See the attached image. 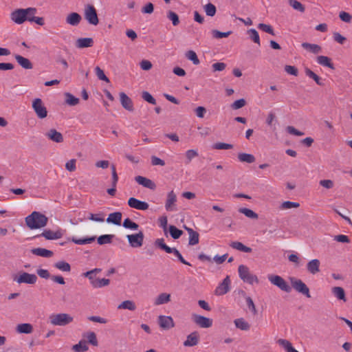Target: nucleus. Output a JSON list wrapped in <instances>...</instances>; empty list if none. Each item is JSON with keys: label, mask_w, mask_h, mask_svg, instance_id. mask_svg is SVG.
I'll return each instance as SVG.
<instances>
[{"label": "nucleus", "mask_w": 352, "mask_h": 352, "mask_svg": "<svg viewBox=\"0 0 352 352\" xmlns=\"http://www.w3.org/2000/svg\"><path fill=\"white\" fill-rule=\"evenodd\" d=\"M93 45L94 40L91 38H80L76 41V47L80 49L92 47Z\"/></svg>", "instance_id": "nucleus-23"}, {"label": "nucleus", "mask_w": 352, "mask_h": 352, "mask_svg": "<svg viewBox=\"0 0 352 352\" xmlns=\"http://www.w3.org/2000/svg\"><path fill=\"white\" fill-rule=\"evenodd\" d=\"M120 100L123 108L129 111H133V101L125 93H120Z\"/></svg>", "instance_id": "nucleus-16"}, {"label": "nucleus", "mask_w": 352, "mask_h": 352, "mask_svg": "<svg viewBox=\"0 0 352 352\" xmlns=\"http://www.w3.org/2000/svg\"><path fill=\"white\" fill-rule=\"evenodd\" d=\"M167 18L172 21L174 26H177L179 23V16L177 13L172 10H169L167 12Z\"/></svg>", "instance_id": "nucleus-49"}, {"label": "nucleus", "mask_w": 352, "mask_h": 352, "mask_svg": "<svg viewBox=\"0 0 352 352\" xmlns=\"http://www.w3.org/2000/svg\"><path fill=\"white\" fill-rule=\"evenodd\" d=\"M204 11L206 15L209 16H214L216 14V7L211 3H208L204 6Z\"/></svg>", "instance_id": "nucleus-46"}, {"label": "nucleus", "mask_w": 352, "mask_h": 352, "mask_svg": "<svg viewBox=\"0 0 352 352\" xmlns=\"http://www.w3.org/2000/svg\"><path fill=\"white\" fill-rule=\"evenodd\" d=\"M25 12H27V20L30 22H32V19L35 17V14L36 13L37 10L35 8H28L25 9Z\"/></svg>", "instance_id": "nucleus-63"}, {"label": "nucleus", "mask_w": 352, "mask_h": 352, "mask_svg": "<svg viewBox=\"0 0 352 352\" xmlns=\"http://www.w3.org/2000/svg\"><path fill=\"white\" fill-rule=\"evenodd\" d=\"M31 252L34 255L39 256L44 258H50L54 255L52 251L42 248H34L31 250Z\"/></svg>", "instance_id": "nucleus-22"}, {"label": "nucleus", "mask_w": 352, "mask_h": 352, "mask_svg": "<svg viewBox=\"0 0 352 352\" xmlns=\"http://www.w3.org/2000/svg\"><path fill=\"white\" fill-rule=\"evenodd\" d=\"M110 280L107 278H97L96 280H95L93 283V287L94 288H100L104 286H107L109 284Z\"/></svg>", "instance_id": "nucleus-51"}, {"label": "nucleus", "mask_w": 352, "mask_h": 352, "mask_svg": "<svg viewBox=\"0 0 352 352\" xmlns=\"http://www.w3.org/2000/svg\"><path fill=\"white\" fill-rule=\"evenodd\" d=\"M239 212L241 214H243L247 217L252 219H257L258 217V214L249 208H241L239 209Z\"/></svg>", "instance_id": "nucleus-40"}, {"label": "nucleus", "mask_w": 352, "mask_h": 352, "mask_svg": "<svg viewBox=\"0 0 352 352\" xmlns=\"http://www.w3.org/2000/svg\"><path fill=\"white\" fill-rule=\"evenodd\" d=\"M135 180L140 185H142L144 187L148 188L149 189H154L155 188V183L146 177L142 176H136L135 177Z\"/></svg>", "instance_id": "nucleus-20"}, {"label": "nucleus", "mask_w": 352, "mask_h": 352, "mask_svg": "<svg viewBox=\"0 0 352 352\" xmlns=\"http://www.w3.org/2000/svg\"><path fill=\"white\" fill-rule=\"evenodd\" d=\"M320 262L318 259H313L307 263V270L309 273L316 274L320 271Z\"/></svg>", "instance_id": "nucleus-25"}, {"label": "nucleus", "mask_w": 352, "mask_h": 352, "mask_svg": "<svg viewBox=\"0 0 352 352\" xmlns=\"http://www.w3.org/2000/svg\"><path fill=\"white\" fill-rule=\"evenodd\" d=\"M186 57L191 60L194 65H199L200 61L197 56V54L192 51V50H189L186 53Z\"/></svg>", "instance_id": "nucleus-50"}, {"label": "nucleus", "mask_w": 352, "mask_h": 352, "mask_svg": "<svg viewBox=\"0 0 352 352\" xmlns=\"http://www.w3.org/2000/svg\"><path fill=\"white\" fill-rule=\"evenodd\" d=\"M82 20L81 16L77 12H72L66 17V23L72 25H78Z\"/></svg>", "instance_id": "nucleus-21"}, {"label": "nucleus", "mask_w": 352, "mask_h": 352, "mask_svg": "<svg viewBox=\"0 0 352 352\" xmlns=\"http://www.w3.org/2000/svg\"><path fill=\"white\" fill-rule=\"evenodd\" d=\"M14 58L16 59V60L17 61V63L24 69H32L33 67V65H32V63H31V61L27 58H25L21 55H19V54H16L14 56Z\"/></svg>", "instance_id": "nucleus-24"}, {"label": "nucleus", "mask_w": 352, "mask_h": 352, "mask_svg": "<svg viewBox=\"0 0 352 352\" xmlns=\"http://www.w3.org/2000/svg\"><path fill=\"white\" fill-rule=\"evenodd\" d=\"M118 309H128L130 311H135L136 309V305L133 300H127L121 302L118 306Z\"/></svg>", "instance_id": "nucleus-31"}, {"label": "nucleus", "mask_w": 352, "mask_h": 352, "mask_svg": "<svg viewBox=\"0 0 352 352\" xmlns=\"http://www.w3.org/2000/svg\"><path fill=\"white\" fill-rule=\"evenodd\" d=\"M155 245L162 250H163L164 251H165L166 253L168 251H170V247L168 246L165 243H164V239L161 238V239H157L155 241Z\"/></svg>", "instance_id": "nucleus-53"}, {"label": "nucleus", "mask_w": 352, "mask_h": 352, "mask_svg": "<svg viewBox=\"0 0 352 352\" xmlns=\"http://www.w3.org/2000/svg\"><path fill=\"white\" fill-rule=\"evenodd\" d=\"M277 343L284 348L287 352H298L292 346V343L287 340L279 339L278 340Z\"/></svg>", "instance_id": "nucleus-30"}, {"label": "nucleus", "mask_w": 352, "mask_h": 352, "mask_svg": "<svg viewBox=\"0 0 352 352\" xmlns=\"http://www.w3.org/2000/svg\"><path fill=\"white\" fill-rule=\"evenodd\" d=\"M170 301V294L167 293L160 294L154 300V305L159 306L161 305L166 304Z\"/></svg>", "instance_id": "nucleus-26"}, {"label": "nucleus", "mask_w": 352, "mask_h": 352, "mask_svg": "<svg viewBox=\"0 0 352 352\" xmlns=\"http://www.w3.org/2000/svg\"><path fill=\"white\" fill-rule=\"evenodd\" d=\"M115 237L113 234H104L98 238V243L99 245H104L111 243L113 239Z\"/></svg>", "instance_id": "nucleus-42"}, {"label": "nucleus", "mask_w": 352, "mask_h": 352, "mask_svg": "<svg viewBox=\"0 0 352 352\" xmlns=\"http://www.w3.org/2000/svg\"><path fill=\"white\" fill-rule=\"evenodd\" d=\"M239 275L241 279L244 282L248 283L250 285H253L254 283H258V279L256 275L250 273L249 268L244 265H240L238 268Z\"/></svg>", "instance_id": "nucleus-3"}, {"label": "nucleus", "mask_w": 352, "mask_h": 352, "mask_svg": "<svg viewBox=\"0 0 352 352\" xmlns=\"http://www.w3.org/2000/svg\"><path fill=\"white\" fill-rule=\"evenodd\" d=\"M238 159L241 162L253 163L255 162V157L252 154L241 153L238 155Z\"/></svg>", "instance_id": "nucleus-35"}, {"label": "nucleus", "mask_w": 352, "mask_h": 352, "mask_svg": "<svg viewBox=\"0 0 352 352\" xmlns=\"http://www.w3.org/2000/svg\"><path fill=\"white\" fill-rule=\"evenodd\" d=\"M258 28L265 32H267L272 35H274V31L272 27L270 25L265 24V23H259L258 25Z\"/></svg>", "instance_id": "nucleus-58"}, {"label": "nucleus", "mask_w": 352, "mask_h": 352, "mask_svg": "<svg viewBox=\"0 0 352 352\" xmlns=\"http://www.w3.org/2000/svg\"><path fill=\"white\" fill-rule=\"evenodd\" d=\"M158 324L163 329H170L175 327V322L171 316H160L158 317Z\"/></svg>", "instance_id": "nucleus-13"}, {"label": "nucleus", "mask_w": 352, "mask_h": 352, "mask_svg": "<svg viewBox=\"0 0 352 352\" xmlns=\"http://www.w3.org/2000/svg\"><path fill=\"white\" fill-rule=\"evenodd\" d=\"M234 324L241 330L248 331L250 329V324L243 318H238L234 320Z\"/></svg>", "instance_id": "nucleus-39"}, {"label": "nucleus", "mask_w": 352, "mask_h": 352, "mask_svg": "<svg viewBox=\"0 0 352 352\" xmlns=\"http://www.w3.org/2000/svg\"><path fill=\"white\" fill-rule=\"evenodd\" d=\"M212 148L217 150H227L232 148L233 145L228 143L217 142L212 146Z\"/></svg>", "instance_id": "nucleus-55"}, {"label": "nucleus", "mask_w": 352, "mask_h": 352, "mask_svg": "<svg viewBox=\"0 0 352 352\" xmlns=\"http://www.w3.org/2000/svg\"><path fill=\"white\" fill-rule=\"evenodd\" d=\"M169 232L174 239H179L183 234V231L177 228L175 226H169Z\"/></svg>", "instance_id": "nucleus-47"}, {"label": "nucleus", "mask_w": 352, "mask_h": 352, "mask_svg": "<svg viewBox=\"0 0 352 352\" xmlns=\"http://www.w3.org/2000/svg\"><path fill=\"white\" fill-rule=\"evenodd\" d=\"M39 236H44L47 240H54L60 239L63 236V232L61 230L55 232L50 230H45Z\"/></svg>", "instance_id": "nucleus-19"}, {"label": "nucleus", "mask_w": 352, "mask_h": 352, "mask_svg": "<svg viewBox=\"0 0 352 352\" xmlns=\"http://www.w3.org/2000/svg\"><path fill=\"white\" fill-rule=\"evenodd\" d=\"M48 221V218L39 212H33L25 217L27 226L31 229H38L45 227Z\"/></svg>", "instance_id": "nucleus-1"}, {"label": "nucleus", "mask_w": 352, "mask_h": 352, "mask_svg": "<svg viewBox=\"0 0 352 352\" xmlns=\"http://www.w3.org/2000/svg\"><path fill=\"white\" fill-rule=\"evenodd\" d=\"M142 98L150 104H155L156 100L148 91H143L142 94Z\"/></svg>", "instance_id": "nucleus-59"}, {"label": "nucleus", "mask_w": 352, "mask_h": 352, "mask_svg": "<svg viewBox=\"0 0 352 352\" xmlns=\"http://www.w3.org/2000/svg\"><path fill=\"white\" fill-rule=\"evenodd\" d=\"M247 33L249 36V38L252 41H254L255 43L258 44V45H261L260 37H259L258 32L256 30H254V29L248 30Z\"/></svg>", "instance_id": "nucleus-43"}, {"label": "nucleus", "mask_w": 352, "mask_h": 352, "mask_svg": "<svg viewBox=\"0 0 352 352\" xmlns=\"http://www.w3.org/2000/svg\"><path fill=\"white\" fill-rule=\"evenodd\" d=\"M332 293L333 295L339 300H342L343 301H346L345 292L342 287H334L332 288Z\"/></svg>", "instance_id": "nucleus-37"}, {"label": "nucleus", "mask_w": 352, "mask_h": 352, "mask_svg": "<svg viewBox=\"0 0 352 352\" xmlns=\"http://www.w3.org/2000/svg\"><path fill=\"white\" fill-rule=\"evenodd\" d=\"M230 280L229 276H226L223 280L216 288L214 293L217 296H222L228 293L230 290Z\"/></svg>", "instance_id": "nucleus-14"}, {"label": "nucleus", "mask_w": 352, "mask_h": 352, "mask_svg": "<svg viewBox=\"0 0 352 352\" xmlns=\"http://www.w3.org/2000/svg\"><path fill=\"white\" fill-rule=\"evenodd\" d=\"M305 74L308 77L312 78L316 82L317 85H320V86L323 85V82H322L321 78L318 75H316L313 71H311L310 69L305 68Z\"/></svg>", "instance_id": "nucleus-41"}, {"label": "nucleus", "mask_w": 352, "mask_h": 352, "mask_svg": "<svg viewBox=\"0 0 352 352\" xmlns=\"http://www.w3.org/2000/svg\"><path fill=\"white\" fill-rule=\"evenodd\" d=\"M128 205L133 208L140 210H146L148 208L149 205L148 203L145 201H140L136 198L131 197L128 200Z\"/></svg>", "instance_id": "nucleus-15"}, {"label": "nucleus", "mask_w": 352, "mask_h": 352, "mask_svg": "<svg viewBox=\"0 0 352 352\" xmlns=\"http://www.w3.org/2000/svg\"><path fill=\"white\" fill-rule=\"evenodd\" d=\"M45 136L50 140L56 143H60L63 142V135L54 129H50L45 133Z\"/></svg>", "instance_id": "nucleus-18"}, {"label": "nucleus", "mask_w": 352, "mask_h": 352, "mask_svg": "<svg viewBox=\"0 0 352 352\" xmlns=\"http://www.w3.org/2000/svg\"><path fill=\"white\" fill-rule=\"evenodd\" d=\"M85 18L88 23L93 25H97L99 23L98 14L93 5L87 4L85 6Z\"/></svg>", "instance_id": "nucleus-4"}, {"label": "nucleus", "mask_w": 352, "mask_h": 352, "mask_svg": "<svg viewBox=\"0 0 352 352\" xmlns=\"http://www.w3.org/2000/svg\"><path fill=\"white\" fill-rule=\"evenodd\" d=\"M13 280L19 284L26 283L33 285L36 282L37 276L34 274L21 272L19 276H16Z\"/></svg>", "instance_id": "nucleus-8"}, {"label": "nucleus", "mask_w": 352, "mask_h": 352, "mask_svg": "<svg viewBox=\"0 0 352 352\" xmlns=\"http://www.w3.org/2000/svg\"><path fill=\"white\" fill-rule=\"evenodd\" d=\"M65 96V102L67 104L70 106H75L79 103V98L74 96L70 93H66Z\"/></svg>", "instance_id": "nucleus-44"}, {"label": "nucleus", "mask_w": 352, "mask_h": 352, "mask_svg": "<svg viewBox=\"0 0 352 352\" xmlns=\"http://www.w3.org/2000/svg\"><path fill=\"white\" fill-rule=\"evenodd\" d=\"M50 322L54 326H66L73 322L74 318L68 314H53L49 317Z\"/></svg>", "instance_id": "nucleus-2"}, {"label": "nucleus", "mask_w": 352, "mask_h": 352, "mask_svg": "<svg viewBox=\"0 0 352 352\" xmlns=\"http://www.w3.org/2000/svg\"><path fill=\"white\" fill-rule=\"evenodd\" d=\"M144 234L142 231L137 234H128L126 238L130 245L133 248H140L142 245L144 241Z\"/></svg>", "instance_id": "nucleus-9"}, {"label": "nucleus", "mask_w": 352, "mask_h": 352, "mask_svg": "<svg viewBox=\"0 0 352 352\" xmlns=\"http://www.w3.org/2000/svg\"><path fill=\"white\" fill-rule=\"evenodd\" d=\"M123 227L127 229H131L133 230H136L138 229L139 226L136 223L133 222L129 218H126L124 219L123 224Z\"/></svg>", "instance_id": "nucleus-48"}, {"label": "nucleus", "mask_w": 352, "mask_h": 352, "mask_svg": "<svg viewBox=\"0 0 352 352\" xmlns=\"http://www.w3.org/2000/svg\"><path fill=\"white\" fill-rule=\"evenodd\" d=\"M32 108L38 118L43 119L47 117V111L41 99H34L32 102Z\"/></svg>", "instance_id": "nucleus-7"}, {"label": "nucleus", "mask_w": 352, "mask_h": 352, "mask_svg": "<svg viewBox=\"0 0 352 352\" xmlns=\"http://www.w3.org/2000/svg\"><path fill=\"white\" fill-rule=\"evenodd\" d=\"M230 245L233 249L239 250L243 252L250 253L252 252V248H250L248 246H245L242 243L239 242V241H233L230 243Z\"/></svg>", "instance_id": "nucleus-29"}, {"label": "nucleus", "mask_w": 352, "mask_h": 352, "mask_svg": "<svg viewBox=\"0 0 352 352\" xmlns=\"http://www.w3.org/2000/svg\"><path fill=\"white\" fill-rule=\"evenodd\" d=\"M26 14L25 9H16L11 13L10 18L15 23L22 24L27 20Z\"/></svg>", "instance_id": "nucleus-11"}, {"label": "nucleus", "mask_w": 352, "mask_h": 352, "mask_svg": "<svg viewBox=\"0 0 352 352\" xmlns=\"http://www.w3.org/2000/svg\"><path fill=\"white\" fill-rule=\"evenodd\" d=\"M95 239H96L95 236H91V237H87L85 239H79L72 238V241L76 244L84 245V244L91 243V242L94 241Z\"/></svg>", "instance_id": "nucleus-52"}, {"label": "nucleus", "mask_w": 352, "mask_h": 352, "mask_svg": "<svg viewBox=\"0 0 352 352\" xmlns=\"http://www.w3.org/2000/svg\"><path fill=\"white\" fill-rule=\"evenodd\" d=\"M89 349L87 341L81 340L78 344L73 345L72 350L74 352H85Z\"/></svg>", "instance_id": "nucleus-33"}, {"label": "nucleus", "mask_w": 352, "mask_h": 352, "mask_svg": "<svg viewBox=\"0 0 352 352\" xmlns=\"http://www.w3.org/2000/svg\"><path fill=\"white\" fill-rule=\"evenodd\" d=\"M54 267L62 272H69L71 271V266L69 263L64 261H60L55 263Z\"/></svg>", "instance_id": "nucleus-38"}, {"label": "nucleus", "mask_w": 352, "mask_h": 352, "mask_svg": "<svg viewBox=\"0 0 352 352\" xmlns=\"http://www.w3.org/2000/svg\"><path fill=\"white\" fill-rule=\"evenodd\" d=\"M193 322L201 328H209L212 325V320L205 316L192 314Z\"/></svg>", "instance_id": "nucleus-10"}, {"label": "nucleus", "mask_w": 352, "mask_h": 352, "mask_svg": "<svg viewBox=\"0 0 352 352\" xmlns=\"http://www.w3.org/2000/svg\"><path fill=\"white\" fill-rule=\"evenodd\" d=\"M231 34H232V31L222 32L217 30H212V36L215 38H226V37L229 36Z\"/></svg>", "instance_id": "nucleus-54"}, {"label": "nucleus", "mask_w": 352, "mask_h": 352, "mask_svg": "<svg viewBox=\"0 0 352 352\" xmlns=\"http://www.w3.org/2000/svg\"><path fill=\"white\" fill-rule=\"evenodd\" d=\"M122 213L120 212H115L109 214L107 221L112 223L115 225L120 226L121 224Z\"/></svg>", "instance_id": "nucleus-28"}, {"label": "nucleus", "mask_w": 352, "mask_h": 352, "mask_svg": "<svg viewBox=\"0 0 352 352\" xmlns=\"http://www.w3.org/2000/svg\"><path fill=\"white\" fill-rule=\"evenodd\" d=\"M289 4L294 10H298L300 12H304L305 8V6L297 0H289Z\"/></svg>", "instance_id": "nucleus-45"}, {"label": "nucleus", "mask_w": 352, "mask_h": 352, "mask_svg": "<svg viewBox=\"0 0 352 352\" xmlns=\"http://www.w3.org/2000/svg\"><path fill=\"white\" fill-rule=\"evenodd\" d=\"M198 156V153L196 150L190 149L186 152V157L187 159L186 163H190L191 160Z\"/></svg>", "instance_id": "nucleus-62"}, {"label": "nucleus", "mask_w": 352, "mask_h": 352, "mask_svg": "<svg viewBox=\"0 0 352 352\" xmlns=\"http://www.w3.org/2000/svg\"><path fill=\"white\" fill-rule=\"evenodd\" d=\"M32 330V326L29 323L19 324L16 327V331L21 333H30Z\"/></svg>", "instance_id": "nucleus-36"}, {"label": "nucleus", "mask_w": 352, "mask_h": 352, "mask_svg": "<svg viewBox=\"0 0 352 352\" xmlns=\"http://www.w3.org/2000/svg\"><path fill=\"white\" fill-rule=\"evenodd\" d=\"M340 19L346 23H351L352 20V16L346 12L342 11L339 14Z\"/></svg>", "instance_id": "nucleus-64"}, {"label": "nucleus", "mask_w": 352, "mask_h": 352, "mask_svg": "<svg viewBox=\"0 0 352 352\" xmlns=\"http://www.w3.org/2000/svg\"><path fill=\"white\" fill-rule=\"evenodd\" d=\"M95 70L96 74L100 80H104L107 82H109V79L106 76L102 69H101L99 67H96Z\"/></svg>", "instance_id": "nucleus-61"}, {"label": "nucleus", "mask_w": 352, "mask_h": 352, "mask_svg": "<svg viewBox=\"0 0 352 352\" xmlns=\"http://www.w3.org/2000/svg\"><path fill=\"white\" fill-rule=\"evenodd\" d=\"M177 196L173 190H171L167 194V198L165 204V208L167 211H175Z\"/></svg>", "instance_id": "nucleus-12"}, {"label": "nucleus", "mask_w": 352, "mask_h": 352, "mask_svg": "<svg viewBox=\"0 0 352 352\" xmlns=\"http://www.w3.org/2000/svg\"><path fill=\"white\" fill-rule=\"evenodd\" d=\"M199 336L197 331H193L187 336L186 340L184 342L185 346H194L199 343Z\"/></svg>", "instance_id": "nucleus-17"}, {"label": "nucleus", "mask_w": 352, "mask_h": 352, "mask_svg": "<svg viewBox=\"0 0 352 352\" xmlns=\"http://www.w3.org/2000/svg\"><path fill=\"white\" fill-rule=\"evenodd\" d=\"M188 234H189V241L188 243L190 245H195L199 243V234L197 232L195 231L192 228H186Z\"/></svg>", "instance_id": "nucleus-27"}, {"label": "nucleus", "mask_w": 352, "mask_h": 352, "mask_svg": "<svg viewBox=\"0 0 352 352\" xmlns=\"http://www.w3.org/2000/svg\"><path fill=\"white\" fill-rule=\"evenodd\" d=\"M268 280L272 284L276 285L282 291H284L285 292H290L292 290L291 287L287 284V283L284 280V278H283L281 276L278 275H269Z\"/></svg>", "instance_id": "nucleus-5"}, {"label": "nucleus", "mask_w": 352, "mask_h": 352, "mask_svg": "<svg viewBox=\"0 0 352 352\" xmlns=\"http://www.w3.org/2000/svg\"><path fill=\"white\" fill-rule=\"evenodd\" d=\"M302 47L309 51L310 52H312L315 54H318L321 52V47L317 44H311L309 43H302Z\"/></svg>", "instance_id": "nucleus-32"}, {"label": "nucleus", "mask_w": 352, "mask_h": 352, "mask_svg": "<svg viewBox=\"0 0 352 352\" xmlns=\"http://www.w3.org/2000/svg\"><path fill=\"white\" fill-rule=\"evenodd\" d=\"M300 204L297 202H293L290 201H286L282 203L280 208L283 210H287L292 208H298Z\"/></svg>", "instance_id": "nucleus-56"}, {"label": "nucleus", "mask_w": 352, "mask_h": 352, "mask_svg": "<svg viewBox=\"0 0 352 352\" xmlns=\"http://www.w3.org/2000/svg\"><path fill=\"white\" fill-rule=\"evenodd\" d=\"M290 280L292 287L296 292L305 295L307 298H311L309 289L305 283H303L301 280L296 279L295 278H291Z\"/></svg>", "instance_id": "nucleus-6"}, {"label": "nucleus", "mask_w": 352, "mask_h": 352, "mask_svg": "<svg viewBox=\"0 0 352 352\" xmlns=\"http://www.w3.org/2000/svg\"><path fill=\"white\" fill-rule=\"evenodd\" d=\"M245 104H246L245 100L243 98H241V99L234 101L231 104V108L234 110L239 109L243 107L245 105Z\"/></svg>", "instance_id": "nucleus-60"}, {"label": "nucleus", "mask_w": 352, "mask_h": 352, "mask_svg": "<svg viewBox=\"0 0 352 352\" xmlns=\"http://www.w3.org/2000/svg\"><path fill=\"white\" fill-rule=\"evenodd\" d=\"M87 342L93 346H98V342L97 340L96 335L94 332H89L87 335Z\"/></svg>", "instance_id": "nucleus-57"}, {"label": "nucleus", "mask_w": 352, "mask_h": 352, "mask_svg": "<svg viewBox=\"0 0 352 352\" xmlns=\"http://www.w3.org/2000/svg\"><path fill=\"white\" fill-rule=\"evenodd\" d=\"M317 62L318 64L327 67L331 69H333V64L331 63V60L325 56H318L317 57Z\"/></svg>", "instance_id": "nucleus-34"}]
</instances>
